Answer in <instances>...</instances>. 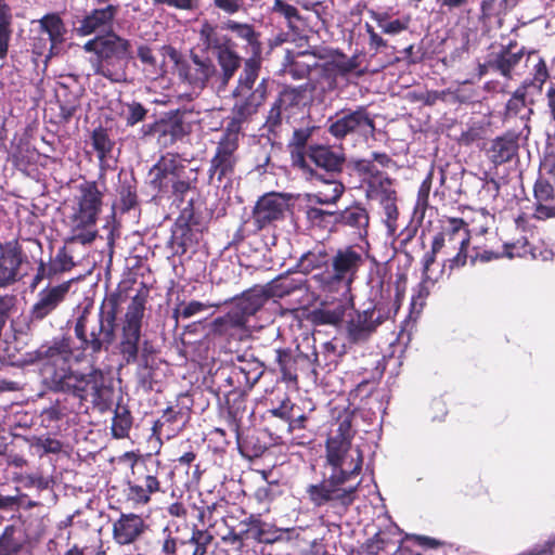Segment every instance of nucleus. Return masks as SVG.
<instances>
[{
	"label": "nucleus",
	"instance_id": "nucleus-1",
	"mask_svg": "<svg viewBox=\"0 0 555 555\" xmlns=\"http://www.w3.org/2000/svg\"><path fill=\"white\" fill-rule=\"evenodd\" d=\"M36 354L37 359L43 362L41 373L53 389L72 392L82 400L90 398L94 404L106 400L108 389L100 371L91 370L87 374H77L70 370L73 352L68 338L54 339L48 345H42Z\"/></svg>",
	"mask_w": 555,
	"mask_h": 555
},
{
	"label": "nucleus",
	"instance_id": "nucleus-2",
	"mask_svg": "<svg viewBox=\"0 0 555 555\" xmlns=\"http://www.w3.org/2000/svg\"><path fill=\"white\" fill-rule=\"evenodd\" d=\"M363 263L364 258L360 250L354 247L340 248L331 258L327 270L314 274L311 280L321 294L328 298L347 296Z\"/></svg>",
	"mask_w": 555,
	"mask_h": 555
},
{
	"label": "nucleus",
	"instance_id": "nucleus-3",
	"mask_svg": "<svg viewBox=\"0 0 555 555\" xmlns=\"http://www.w3.org/2000/svg\"><path fill=\"white\" fill-rule=\"evenodd\" d=\"M93 53L90 64L95 75L120 82L126 80V65L129 54V42L114 33L98 36L83 46Z\"/></svg>",
	"mask_w": 555,
	"mask_h": 555
},
{
	"label": "nucleus",
	"instance_id": "nucleus-4",
	"mask_svg": "<svg viewBox=\"0 0 555 555\" xmlns=\"http://www.w3.org/2000/svg\"><path fill=\"white\" fill-rule=\"evenodd\" d=\"M100 206L101 193L96 186L92 183L82 185L77 205L73 207V212L67 217L72 232L69 241L89 244L95 238L94 225Z\"/></svg>",
	"mask_w": 555,
	"mask_h": 555
},
{
	"label": "nucleus",
	"instance_id": "nucleus-5",
	"mask_svg": "<svg viewBox=\"0 0 555 555\" xmlns=\"http://www.w3.org/2000/svg\"><path fill=\"white\" fill-rule=\"evenodd\" d=\"M326 459L333 467L332 474L341 476V480L345 482L360 474L363 463L360 447L353 446L350 438L341 433L327 440Z\"/></svg>",
	"mask_w": 555,
	"mask_h": 555
},
{
	"label": "nucleus",
	"instance_id": "nucleus-6",
	"mask_svg": "<svg viewBox=\"0 0 555 555\" xmlns=\"http://www.w3.org/2000/svg\"><path fill=\"white\" fill-rule=\"evenodd\" d=\"M469 244V231L462 219L451 218L442 228V231L434 237L433 250L451 256L444 267L448 264L450 270L463 267L466 263V249Z\"/></svg>",
	"mask_w": 555,
	"mask_h": 555
},
{
	"label": "nucleus",
	"instance_id": "nucleus-7",
	"mask_svg": "<svg viewBox=\"0 0 555 555\" xmlns=\"http://www.w3.org/2000/svg\"><path fill=\"white\" fill-rule=\"evenodd\" d=\"M199 38L205 47L214 52L218 60L221 75L216 77V80L219 82V88L225 87L241 66V57L233 50L230 38L209 23L202 25Z\"/></svg>",
	"mask_w": 555,
	"mask_h": 555
},
{
	"label": "nucleus",
	"instance_id": "nucleus-8",
	"mask_svg": "<svg viewBox=\"0 0 555 555\" xmlns=\"http://www.w3.org/2000/svg\"><path fill=\"white\" fill-rule=\"evenodd\" d=\"M30 46L33 53L46 61L60 53L65 41L66 27L57 14H47L31 22Z\"/></svg>",
	"mask_w": 555,
	"mask_h": 555
},
{
	"label": "nucleus",
	"instance_id": "nucleus-9",
	"mask_svg": "<svg viewBox=\"0 0 555 555\" xmlns=\"http://www.w3.org/2000/svg\"><path fill=\"white\" fill-rule=\"evenodd\" d=\"M359 485L360 481L346 486V482L341 480V476L331 474L324 482L310 485L307 488V493L310 501L317 506L327 502H336L347 507L353 503Z\"/></svg>",
	"mask_w": 555,
	"mask_h": 555
},
{
	"label": "nucleus",
	"instance_id": "nucleus-10",
	"mask_svg": "<svg viewBox=\"0 0 555 555\" xmlns=\"http://www.w3.org/2000/svg\"><path fill=\"white\" fill-rule=\"evenodd\" d=\"M184 167L181 159L173 154H166L151 168L149 172L150 184L158 191L171 188L175 192H184L188 188L181 175Z\"/></svg>",
	"mask_w": 555,
	"mask_h": 555
},
{
	"label": "nucleus",
	"instance_id": "nucleus-11",
	"mask_svg": "<svg viewBox=\"0 0 555 555\" xmlns=\"http://www.w3.org/2000/svg\"><path fill=\"white\" fill-rule=\"evenodd\" d=\"M263 100L264 89L260 87L250 95L248 102L234 105L233 117L227 124L224 133L219 141L221 149L236 151L241 138L242 122L257 112Z\"/></svg>",
	"mask_w": 555,
	"mask_h": 555
},
{
	"label": "nucleus",
	"instance_id": "nucleus-12",
	"mask_svg": "<svg viewBox=\"0 0 555 555\" xmlns=\"http://www.w3.org/2000/svg\"><path fill=\"white\" fill-rule=\"evenodd\" d=\"M89 319L81 315L75 326L76 336L81 340L83 348H90L92 351L98 352L103 345L109 344L113 339V325L108 321L104 323L102 317H99L94 324L89 327Z\"/></svg>",
	"mask_w": 555,
	"mask_h": 555
},
{
	"label": "nucleus",
	"instance_id": "nucleus-13",
	"mask_svg": "<svg viewBox=\"0 0 555 555\" xmlns=\"http://www.w3.org/2000/svg\"><path fill=\"white\" fill-rule=\"evenodd\" d=\"M138 56L146 77L151 79L164 76L173 65H178V52L171 47H163L158 54H154L149 47L141 46Z\"/></svg>",
	"mask_w": 555,
	"mask_h": 555
},
{
	"label": "nucleus",
	"instance_id": "nucleus-14",
	"mask_svg": "<svg viewBox=\"0 0 555 555\" xmlns=\"http://www.w3.org/2000/svg\"><path fill=\"white\" fill-rule=\"evenodd\" d=\"M289 209V197L282 193H268L261 196L254 210V219L261 229L281 220Z\"/></svg>",
	"mask_w": 555,
	"mask_h": 555
},
{
	"label": "nucleus",
	"instance_id": "nucleus-15",
	"mask_svg": "<svg viewBox=\"0 0 555 555\" xmlns=\"http://www.w3.org/2000/svg\"><path fill=\"white\" fill-rule=\"evenodd\" d=\"M175 67H177L179 76L194 90H202L217 73L211 60L196 54L188 63H180L178 60V65H173Z\"/></svg>",
	"mask_w": 555,
	"mask_h": 555
},
{
	"label": "nucleus",
	"instance_id": "nucleus-16",
	"mask_svg": "<svg viewBox=\"0 0 555 555\" xmlns=\"http://www.w3.org/2000/svg\"><path fill=\"white\" fill-rule=\"evenodd\" d=\"M72 284L69 280L41 289L30 310L31 320L40 321L50 315L65 300Z\"/></svg>",
	"mask_w": 555,
	"mask_h": 555
},
{
	"label": "nucleus",
	"instance_id": "nucleus-17",
	"mask_svg": "<svg viewBox=\"0 0 555 555\" xmlns=\"http://www.w3.org/2000/svg\"><path fill=\"white\" fill-rule=\"evenodd\" d=\"M374 129L373 121L364 108L343 112L330 126V132L336 138H344L352 132H369Z\"/></svg>",
	"mask_w": 555,
	"mask_h": 555
},
{
	"label": "nucleus",
	"instance_id": "nucleus-18",
	"mask_svg": "<svg viewBox=\"0 0 555 555\" xmlns=\"http://www.w3.org/2000/svg\"><path fill=\"white\" fill-rule=\"evenodd\" d=\"M387 318L377 307L357 313L348 323L349 338L354 343L365 340Z\"/></svg>",
	"mask_w": 555,
	"mask_h": 555
},
{
	"label": "nucleus",
	"instance_id": "nucleus-19",
	"mask_svg": "<svg viewBox=\"0 0 555 555\" xmlns=\"http://www.w3.org/2000/svg\"><path fill=\"white\" fill-rule=\"evenodd\" d=\"M357 168L359 171L370 176V179L367 181L369 197L373 199L384 201V198L391 197L395 195V191L391 189L390 179L388 177L379 175L373 162L362 159L358 162Z\"/></svg>",
	"mask_w": 555,
	"mask_h": 555
},
{
	"label": "nucleus",
	"instance_id": "nucleus-20",
	"mask_svg": "<svg viewBox=\"0 0 555 555\" xmlns=\"http://www.w3.org/2000/svg\"><path fill=\"white\" fill-rule=\"evenodd\" d=\"M143 530L144 522L141 517L133 514L121 515L113 525V538L120 545L131 544Z\"/></svg>",
	"mask_w": 555,
	"mask_h": 555
},
{
	"label": "nucleus",
	"instance_id": "nucleus-21",
	"mask_svg": "<svg viewBox=\"0 0 555 555\" xmlns=\"http://www.w3.org/2000/svg\"><path fill=\"white\" fill-rule=\"evenodd\" d=\"M22 254L18 248L8 244L0 255V287H5L18 280Z\"/></svg>",
	"mask_w": 555,
	"mask_h": 555
},
{
	"label": "nucleus",
	"instance_id": "nucleus-22",
	"mask_svg": "<svg viewBox=\"0 0 555 555\" xmlns=\"http://www.w3.org/2000/svg\"><path fill=\"white\" fill-rule=\"evenodd\" d=\"M314 186L315 192L307 194L308 202L321 205L335 204L345 191V186L341 182L321 177L315 178Z\"/></svg>",
	"mask_w": 555,
	"mask_h": 555
},
{
	"label": "nucleus",
	"instance_id": "nucleus-23",
	"mask_svg": "<svg viewBox=\"0 0 555 555\" xmlns=\"http://www.w3.org/2000/svg\"><path fill=\"white\" fill-rule=\"evenodd\" d=\"M259 65L254 60H248L245 63L243 73L240 76L238 85L234 90V96L241 99L235 104H244L248 102L250 95L256 92L260 87H263L264 94L267 93L266 81L264 79L258 85V87L253 90V87L258 78Z\"/></svg>",
	"mask_w": 555,
	"mask_h": 555
},
{
	"label": "nucleus",
	"instance_id": "nucleus-24",
	"mask_svg": "<svg viewBox=\"0 0 555 555\" xmlns=\"http://www.w3.org/2000/svg\"><path fill=\"white\" fill-rule=\"evenodd\" d=\"M116 15V7L108 4L106 8L93 10L85 16L77 27V33L81 36H89L95 31L104 30L109 27L114 16Z\"/></svg>",
	"mask_w": 555,
	"mask_h": 555
},
{
	"label": "nucleus",
	"instance_id": "nucleus-25",
	"mask_svg": "<svg viewBox=\"0 0 555 555\" xmlns=\"http://www.w3.org/2000/svg\"><path fill=\"white\" fill-rule=\"evenodd\" d=\"M308 157L318 167L324 168L327 171L340 170L345 162V156L338 149L334 150L324 145L311 146Z\"/></svg>",
	"mask_w": 555,
	"mask_h": 555
},
{
	"label": "nucleus",
	"instance_id": "nucleus-26",
	"mask_svg": "<svg viewBox=\"0 0 555 555\" xmlns=\"http://www.w3.org/2000/svg\"><path fill=\"white\" fill-rule=\"evenodd\" d=\"M524 59V50L516 49V47H511L506 50H503L494 60L493 66L503 75L504 77L512 78L514 74L517 73L518 67L520 66Z\"/></svg>",
	"mask_w": 555,
	"mask_h": 555
},
{
	"label": "nucleus",
	"instance_id": "nucleus-27",
	"mask_svg": "<svg viewBox=\"0 0 555 555\" xmlns=\"http://www.w3.org/2000/svg\"><path fill=\"white\" fill-rule=\"evenodd\" d=\"M305 282L306 281L301 276H281L269 283L264 288V293L268 297L283 298L296 291L302 289Z\"/></svg>",
	"mask_w": 555,
	"mask_h": 555
},
{
	"label": "nucleus",
	"instance_id": "nucleus-28",
	"mask_svg": "<svg viewBox=\"0 0 555 555\" xmlns=\"http://www.w3.org/2000/svg\"><path fill=\"white\" fill-rule=\"evenodd\" d=\"M211 535L205 531H196L192 538L180 542L177 547L178 555H204Z\"/></svg>",
	"mask_w": 555,
	"mask_h": 555
},
{
	"label": "nucleus",
	"instance_id": "nucleus-29",
	"mask_svg": "<svg viewBox=\"0 0 555 555\" xmlns=\"http://www.w3.org/2000/svg\"><path fill=\"white\" fill-rule=\"evenodd\" d=\"M371 16L382 28L383 33L387 35H398L406 30L411 21L410 16L390 21L387 13H377L374 11H371Z\"/></svg>",
	"mask_w": 555,
	"mask_h": 555
},
{
	"label": "nucleus",
	"instance_id": "nucleus-30",
	"mask_svg": "<svg viewBox=\"0 0 555 555\" xmlns=\"http://www.w3.org/2000/svg\"><path fill=\"white\" fill-rule=\"evenodd\" d=\"M140 334L141 328L122 327L120 351L127 362H132L137 359Z\"/></svg>",
	"mask_w": 555,
	"mask_h": 555
},
{
	"label": "nucleus",
	"instance_id": "nucleus-31",
	"mask_svg": "<svg viewBox=\"0 0 555 555\" xmlns=\"http://www.w3.org/2000/svg\"><path fill=\"white\" fill-rule=\"evenodd\" d=\"M247 534L263 543H272L276 541L280 535L273 526L260 520L259 518H251Z\"/></svg>",
	"mask_w": 555,
	"mask_h": 555
},
{
	"label": "nucleus",
	"instance_id": "nucleus-32",
	"mask_svg": "<svg viewBox=\"0 0 555 555\" xmlns=\"http://www.w3.org/2000/svg\"><path fill=\"white\" fill-rule=\"evenodd\" d=\"M235 151L221 149L218 145L217 153L211 160V171L219 175V179L232 170L235 163Z\"/></svg>",
	"mask_w": 555,
	"mask_h": 555
},
{
	"label": "nucleus",
	"instance_id": "nucleus-33",
	"mask_svg": "<svg viewBox=\"0 0 555 555\" xmlns=\"http://www.w3.org/2000/svg\"><path fill=\"white\" fill-rule=\"evenodd\" d=\"M515 151L516 145L513 140L498 138L493 141L489 153L493 163L503 164L513 157Z\"/></svg>",
	"mask_w": 555,
	"mask_h": 555
},
{
	"label": "nucleus",
	"instance_id": "nucleus-34",
	"mask_svg": "<svg viewBox=\"0 0 555 555\" xmlns=\"http://www.w3.org/2000/svg\"><path fill=\"white\" fill-rule=\"evenodd\" d=\"M345 314L343 305L334 308H321L313 312V321L320 325H337L341 322Z\"/></svg>",
	"mask_w": 555,
	"mask_h": 555
},
{
	"label": "nucleus",
	"instance_id": "nucleus-35",
	"mask_svg": "<svg viewBox=\"0 0 555 555\" xmlns=\"http://www.w3.org/2000/svg\"><path fill=\"white\" fill-rule=\"evenodd\" d=\"M145 301L142 297L135 296L130 301L125 319L124 327L141 328L144 314Z\"/></svg>",
	"mask_w": 555,
	"mask_h": 555
},
{
	"label": "nucleus",
	"instance_id": "nucleus-36",
	"mask_svg": "<svg viewBox=\"0 0 555 555\" xmlns=\"http://www.w3.org/2000/svg\"><path fill=\"white\" fill-rule=\"evenodd\" d=\"M268 296L263 291H250L238 300L237 305L241 306L245 313L255 314L264 304Z\"/></svg>",
	"mask_w": 555,
	"mask_h": 555
},
{
	"label": "nucleus",
	"instance_id": "nucleus-37",
	"mask_svg": "<svg viewBox=\"0 0 555 555\" xmlns=\"http://www.w3.org/2000/svg\"><path fill=\"white\" fill-rule=\"evenodd\" d=\"M343 221L359 230H365L369 225V215L366 210L359 206L346 209L341 215Z\"/></svg>",
	"mask_w": 555,
	"mask_h": 555
},
{
	"label": "nucleus",
	"instance_id": "nucleus-38",
	"mask_svg": "<svg viewBox=\"0 0 555 555\" xmlns=\"http://www.w3.org/2000/svg\"><path fill=\"white\" fill-rule=\"evenodd\" d=\"M113 141L108 138L107 132L102 129H95L92 133V145L98 153L101 162L111 153L113 149Z\"/></svg>",
	"mask_w": 555,
	"mask_h": 555
},
{
	"label": "nucleus",
	"instance_id": "nucleus-39",
	"mask_svg": "<svg viewBox=\"0 0 555 555\" xmlns=\"http://www.w3.org/2000/svg\"><path fill=\"white\" fill-rule=\"evenodd\" d=\"M223 28L231 30L236 37L245 40L249 46H254L257 42L256 34L253 27L248 24H241L235 21H228L223 24Z\"/></svg>",
	"mask_w": 555,
	"mask_h": 555
},
{
	"label": "nucleus",
	"instance_id": "nucleus-40",
	"mask_svg": "<svg viewBox=\"0 0 555 555\" xmlns=\"http://www.w3.org/2000/svg\"><path fill=\"white\" fill-rule=\"evenodd\" d=\"M437 280L438 276H433V274L423 275L422 282L417 286V289L415 291V294L412 297L413 307H416L417 305L420 306V308L423 307L425 299L430 294V291L434 287Z\"/></svg>",
	"mask_w": 555,
	"mask_h": 555
},
{
	"label": "nucleus",
	"instance_id": "nucleus-41",
	"mask_svg": "<svg viewBox=\"0 0 555 555\" xmlns=\"http://www.w3.org/2000/svg\"><path fill=\"white\" fill-rule=\"evenodd\" d=\"M249 314L245 313L241 306H236L223 318L216 321V323L225 327H243L246 324Z\"/></svg>",
	"mask_w": 555,
	"mask_h": 555
},
{
	"label": "nucleus",
	"instance_id": "nucleus-42",
	"mask_svg": "<svg viewBox=\"0 0 555 555\" xmlns=\"http://www.w3.org/2000/svg\"><path fill=\"white\" fill-rule=\"evenodd\" d=\"M334 66L337 72L341 75H348L356 73L357 76H361L363 70L359 69L360 63L359 57L353 55L351 57L341 56L334 61Z\"/></svg>",
	"mask_w": 555,
	"mask_h": 555
},
{
	"label": "nucleus",
	"instance_id": "nucleus-43",
	"mask_svg": "<svg viewBox=\"0 0 555 555\" xmlns=\"http://www.w3.org/2000/svg\"><path fill=\"white\" fill-rule=\"evenodd\" d=\"M33 447L37 450L40 455L47 453H59L62 449V444L60 441L49 438V437H40L35 440Z\"/></svg>",
	"mask_w": 555,
	"mask_h": 555
},
{
	"label": "nucleus",
	"instance_id": "nucleus-44",
	"mask_svg": "<svg viewBox=\"0 0 555 555\" xmlns=\"http://www.w3.org/2000/svg\"><path fill=\"white\" fill-rule=\"evenodd\" d=\"M209 307H211V305L193 300L188 304L181 305L179 308L176 309L175 313L179 317H182L183 319H189L205 311Z\"/></svg>",
	"mask_w": 555,
	"mask_h": 555
},
{
	"label": "nucleus",
	"instance_id": "nucleus-45",
	"mask_svg": "<svg viewBox=\"0 0 555 555\" xmlns=\"http://www.w3.org/2000/svg\"><path fill=\"white\" fill-rule=\"evenodd\" d=\"M57 274H60L59 270L56 269V267H54V263L52 262V260L48 263H44V262H40L39 267H38V271H37V274L35 275L34 280H33V283H31V288H35L38 286V284L43 280V279H49V280H52L54 279Z\"/></svg>",
	"mask_w": 555,
	"mask_h": 555
},
{
	"label": "nucleus",
	"instance_id": "nucleus-46",
	"mask_svg": "<svg viewBox=\"0 0 555 555\" xmlns=\"http://www.w3.org/2000/svg\"><path fill=\"white\" fill-rule=\"evenodd\" d=\"M276 362L279 365V370L282 373L283 379L285 380H295L296 375L293 374L291 370V362L292 358L289 353L285 350H278L276 351Z\"/></svg>",
	"mask_w": 555,
	"mask_h": 555
},
{
	"label": "nucleus",
	"instance_id": "nucleus-47",
	"mask_svg": "<svg viewBox=\"0 0 555 555\" xmlns=\"http://www.w3.org/2000/svg\"><path fill=\"white\" fill-rule=\"evenodd\" d=\"M272 10L283 15L289 24L299 20L298 10L282 0H275Z\"/></svg>",
	"mask_w": 555,
	"mask_h": 555
},
{
	"label": "nucleus",
	"instance_id": "nucleus-48",
	"mask_svg": "<svg viewBox=\"0 0 555 555\" xmlns=\"http://www.w3.org/2000/svg\"><path fill=\"white\" fill-rule=\"evenodd\" d=\"M20 481L26 488H37L39 490L48 489L50 486V479L40 474L22 476Z\"/></svg>",
	"mask_w": 555,
	"mask_h": 555
},
{
	"label": "nucleus",
	"instance_id": "nucleus-49",
	"mask_svg": "<svg viewBox=\"0 0 555 555\" xmlns=\"http://www.w3.org/2000/svg\"><path fill=\"white\" fill-rule=\"evenodd\" d=\"M534 197L537 202H551L553 186L545 180H538L534 184Z\"/></svg>",
	"mask_w": 555,
	"mask_h": 555
},
{
	"label": "nucleus",
	"instance_id": "nucleus-50",
	"mask_svg": "<svg viewBox=\"0 0 555 555\" xmlns=\"http://www.w3.org/2000/svg\"><path fill=\"white\" fill-rule=\"evenodd\" d=\"M52 262L60 273L69 271L74 267L73 257L67 254L65 248H62L57 251L55 257L52 259Z\"/></svg>",
	"mask_w": 555,
	"mask_h": 555
},
{
	"label": "nucleus",
	"instance_id": "nucleus-51",
	"mask_svg": "<svg viewBox=\"0 0 555 555\" xmlns=\"http://www.w3.org/2000/svg\"><path fill=\"white\" fill-rule=\"evenodd\" d=\"M508 114L518 115L525 109V95L521 91H516L506 104Z\"/></svg>",
	"mask_w": 555,
	"mask_h": 555
},
{
	"label": "nucleus",
	"instance_id": "nucleus-52",
	"mask_svg": "<svg viewBox=\"0 0 555 555\" xmlns=\"http://www.w3.org/2000/svg\"><path fill=\"white\" fill-rule=\"evenodd\" d=\"M323 258L317 253L309 251L300 258L299 267L304 272H308L313 268L320 266Z\"/></svg>",
	"mask_w": 555,
	"mask_h": 555
},
{
	"label": "nucleus",
	"instance_id": "nucleus-53",
	"mask_svg": "<svg viewBox=\"0 0 555 555\" xmlns=\"http://www.w3.org/2000/svg\"><path fill=\"white\" fill-rule=\"evenodd\" d=\"M146 111L139 103H132L128 105L127 124L134 125L141 121L145 117Z\"/></svg>",
	"mask_w": 555,
	"mask_h": 555
},
{
	"label": "nucleus",
	"instance_id": "nucleus-54",
	"mask_svg": "<svg viewBox=\"0 0 555 555\" xmlns=\"http://www.w3.org/2000/svg\"><path fill=\"white\" fill-rule=\"evenodd\" d=\"M546 553H551V555H555V535H553L544 544L535 545L532 550H530L528 552L520 553L518 555H543Z\"/></svg>",
	"mask_w": 555,
	"mask_h": 555
},
{
	"label": "nucleus",
	"instance_id": "nucleus-55",
	"mask_svg": "<svg viewBox=\"0 0 555 555\" xmlns=\"http://www.w3.org/2000/svg\"><path fill=\"white\" fill-rule=\"evenodd\" d=\"M534 78L532 81V85L537 88L541 89L542 85L545 82V80L548 77V73L546 69L545 62L543 60H539V62L534 65Z\"/></svg>",
	"mask_w": 555,
	"mask_h": 555
},
{
	"label": "nucleus",
	"instance_id": "nucleus-56",
	"mask_svg": "<svg viewBox=\"0 0 555 555\" xmlns=\"http://www.w3.org/2000/svg\"><path fill=\"white\" fill-rule=\"evenodd\" d=\"M534 217L542 220L555 217V206L550 202H537Z\"/></svg>",
	"mask_w": 555,
	"mask_h": 555
},
{
	"label": "nucleus",
	"instance_id": "nucleus-57",
	"mask_svg": "<svg viewBox=\"0 0 555 555\" xmlns=\"http://www.w3.org/2000/svg\"><path fill=\"white\" fill-rule=\"evenodd\" d=\"M380 203L384 206V210H385V214H386L387 220H388L387 224L390 228L391 227L390 222L395 221L398 216L397 206L395 204V195L391 197L384 198V201H380Z\"/></svg>",
	"mask_w": 555,
	"mask_h": 555
},
{
	"label": "nucleus",
	"instance_id": "nucleus-58",
	"mask_svg": "<svg viewBox=\"0 0 555 555\" xmlns=\"http://www.w3.org/2000/svg\"><path fill=\"white\" fill-rule=\"evenodd\" d=\"M215 1V4L223 10L224 12L227 13H235L237 12L242 5H243V0H214Z\"/></svg>",
	"mask_w": 555,
	"mask_h": 555
},
{
	"label": "nucleus",
	"instance_id": "nucleus-59",
	"mask_svg": "<svg viewBox=\"0 0 555 555\" xmlns=\"http://www.w3.org/2000/svg\"><path fill=\"white\" fill-rule=\"evenodd\" d=\"M130 495L134 501L140 503H146L150 500V494L145 492L142 485L130 486Z\"/></svg>",
	"mask_w": 555,
	"mask_h": 555
},
{
	"label": "nucleus",
	"instance_id": "nucleus-60",
	"mask_svg": "<svg viewBox=\"0 0 555 555\" xmlns=\"http://www.w3.org/2000/svg\"><path fill=\"white\" fill-rule=\"evenodd\" d=\"M9 39H10L9 27L0 26V57H3L7 54Z\"/></svg>",
	"mask_w": 555,
	"mask_h": 555
},
{
	"label": "nucleus",
	"instance_id": "nucleus-61",
	"mask_svg": "<svg viewBox=\"0 0 555 555\" xmlns=\"http://www.w3.org/2000/svg\"><path fill=\"white\" fill-rule=\"evenodd\" d=\"M142 486L144 487L145 492L149 493L150 495L159 490V482L157 478L153 475L145 476Z\"/></svg>",
	"mask_w": 555,
	"mask_h": 555
},
{
	"label": "nucleus",
	"instance_id": "nucleus-62",
	"mask_svg": "<svg viewBox=\"0 0 555 555\" xmlns=\"http://www.w3.org/2000/svg\"><path fill=\"white\" fill-rule=\"evenodd\" d=\"M11 23V11L10 8L0 0V26L9 27Z\"/></svg>",
	"mask_w": 555,
	"mask_h": 555
},
{
	"label": "nucleus",
	"instance_id": "nucleus-63",
	"mask_svg": "<svg viewBox=\"0 0 555 555\" xmlns=\"http://www.w3.org/2000/svg\"><path fill=\"white\" fill-rule=\"evenodd\" d=\"M196 0H167L166 4L181 10L193 8Z\"/></svg>",
	"mask_w": 555,
	"mask_h": 555
},
{
	"label": "nucleus",
	"instance_id": "nucleus-64",
	"mask_svg": "<svg viewBox=\"0 0 555 555\" xmlns=\"http://www.w3.org/2000/svg\"><path fill=\"white\" fill-rule=\"evenodd\" d=\"M416 541L420 545L427 546L430 548H436L441 544L438 540L425 535L416 537Z\"/></svg>",
	"mask_w": 555,
	"mask_h": 555
}]
</instances>
